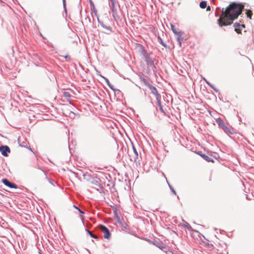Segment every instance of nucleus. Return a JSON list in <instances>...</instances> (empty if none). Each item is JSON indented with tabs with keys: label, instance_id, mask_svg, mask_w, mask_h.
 <instances>
[{
	"label": "nucleus",
	"instance_id": "31",
	"mask_svg": "<svg viewBox=\"0 0 254 254\" xmlns=\"http://www.w3.org/2000/svg\"><path fill=\"white\" fill-rule=\"evenodd\" d=\"M100 181V180L99 179H97L96 180H95L94 181V184L95 185H98L99 184Z\"/></svg>",
	"mask_w": 254,
	"mask_h": 254
},
{
	"label": "nucleus",
	"instance_id": "11",
	"mask_svg": "<svg viewBox=\"0 0 254 254\" xmlns=\"http://www.w3.org/2000/svg\"><path fill=\"white\" fill-rule=\"evenodd\" d=\"M183 221L184 222V226L185 227L187 228L189 231H193V232H195L198 233V232L197 231L194 230L191 227V226L187 222H186L185 220H183Z\"/></svg>",
	"mask_w": 254,
	"mask_h": 254
},
{
	"label": "nucleus",
	"instance_id": "38",
	"mask_svg": "<svg viewBox=\"0 0 254 254\" xmlns=\"http://www.w3.org/2000/svg\"><path fill=\"white\" fill-rule=\"evenodd\" d=\"M157 246L160 248V249H162L163 248H164V247L162 246H160V245H157Z\"/></svg>",
	"mask_w": 254,
	"mask_h": 254
},
{
	"label": "nucleus",
	"instance_id": "3",
	"mask_svg": "<svg viewBox=\"0 0 254 254\" xmlns=\"http://www.w3.org/2000/svg\"><path fill=\"white\" fill-rule=\"evenodd\" d=\"M110 8L112 12L113 17L115 18H119L117 7L116 6V0H109Z\"/></svg>",
	"mask_w": 254,
	"mask_h": 254
},
{
	"label": "nucleus",
	"instance_id": "24",
	"mask_svg": "<svg viewBox=\"0 0 254 254\" xmlns=\"http://www.w3.org/2000/svg\"><path fill=\"white\" fill-rule=\"evenodd\" d=\"M167 183L168 184V186H169V187L171 190V191L174 194H176V190H174V189L173 188V187L169 183V182L167 181Z\"/></svg>",
	"mask_w": 254,
	"mask_h": 254
},
{
	"label": "nucleus",
	"instance_id": "41",
	"mask_svg": "<svg viewBox=\"0 0 254 254\" xmlns=\"http://www.w3.org/2000/svg\"><path fill=\"white\" fill-rule=\"evenodd\" d=\"M207 84L210 87L212 85V84L211 83H210V82H209Z\"/></svg>",
	"mask_w": 254,
	"mask_h": 254
},
{
	"label": "nucleus",
	"instance_id": "29",
	"mask_svg": "<svg viewBox=\"0 0 254 254\" xmlns=\"http://www.w3.org/2000/svg\"><path fill=\"white\" fill-rule=\"evenodd\" d=\"M116 94H119L120 95V94H121V95H122V92L119 90V89H115V90H113Z\"/></svg>",
	"mask_w": 254,
	"mask_h": 254
},
{
	"label": "nucleus",
	"instance_id": "14",
	"mask_svg": "<svg viewBox=\"0 0 254 254\" xmlns=\"http://www.w3.org/2000/svg\"><path fill=\"white\" fill-rule=\"evenodd\" d=\"M100 76L104 79V80H105L106 82L107 83V85L110 87V88L111 89H112V90H115V88H114V86L110 82L109 79L107 78H106L101 75H100Z\"/></svg>",
	"mask_w": 254,
	"mask_h": 254
},
{
	"label": "nucleus",
	"instance_id": "22",
	"mask_svg": "<svg viewBox=\"0 0 254 254\" xmlns=\"http://www.w3.org/2000/svg\"><path fill=\"white\" fill-rule=\"evenodd\" d=\"M63 95H64V96L67 99L70 98L71 97V95H70V94L68 92H66V91L64 92L63 93Z\"/></svg>",
	"mask_w": 254,
	"mask_h": 254
},
{
	"label": "nucleus",
	"instance_id": "34",
	"mask_svg": "<svg viewBox=\"0 0 254 254\" xmlns=\"http://www.w3.org/2000/svg\"><path fill=\"white\" fill-rule=\"evenodd\" d=\"M142 81H143V82L144 83V84H145V85H146L148 87V81H147L146 80V79H144V78H143V79H142Z\"/></svg>",
	"mask_w": 254,
	"mask_h": 254
},
{
	"label": "nucleus",
	"instance_id": "21",
	"mask_svg": "<svg viewBox=\"0 0 254 254\" xmlns=\"http://www.w3.org/2000/svg\"><path fill=\"white\" fill-rule=\"evenodd\" d=\"M158 40L160 44H161L163 47L165 48L167 47V44H166V43L164 42L159 36L158 37Z\"/></svg>",
	"mask_w": 254,
	"mask_h": 254
},
{
	"label": "nucleus",
	"instance_id": "9",
	"mask_svg": "<svg viewBox=\"0 0 254 254\" xmlns=\"http://www.w3.org/2000/svg\"><path fill=\"white\" fill-rule=\"evenodd\" d=\"M234 26L235 27V31L238 33H240L242 29L245 27L244 24H241L238 22L235 23Z\"/></svg>",
	"mask_w": 254,
	"mask_h": 254
},
{
	"label": "nucleus",
	"instance_id": "45",
	"mask_svg": "<svg viewBox=\"0 0 254 254\" xmlns=\"http://www.w3.org/2000/svg\"><path fill=\"white\" fill-rule=\"evenodd\" d=\"M88 19H89V21L90 22V18H88Z\"/></svg>",
	"mask_w": 254,
	"mask_h": 254
},
{
	"label": "nucleus",
	"instance_id": "6",
	"mask_svg": "<svg viewBox=\"0 0 254 254\" xmlns=\"http://www.w3.org/2000/svg\"><path fill=\"white\" fill-rule=\"evenodd\" d=\"M0 151L3 156L7 157L8 153L10 152V149L7 145H1L0 146Z\"/></svg>",
	"mask_w": 254,
	"mask_h": 254
},
{
	"label": "nucleus",
	"instance_id": "23",
	"mask_svg": "<svg viewBox=\"0 0 254 254\" xmlns=\"http://www.w3.org/2000/svg\"><path fill=\"white\" fill-rule=\"evenodd\" d=\"M103 28L107 30L109 32V33H106V34H109L110 32H112V28L110 26H107L106 25H105L104 26H103Z\"/></svg>",
	"mask_w": 254,
	"mask_h": 254
},
{
	"label": "nucleus",
	"instance_id": "10",
	"mask_svg": "<svg viewBox=\"0 0 254 254\" xmlns=\"http://www.w3.org/2000/svg\"><path fill=\"white\" fill-rule=\"evenodd\" d=\"M148 88L149 90L151 91V93L154 95L157 94L158 93L157 88L155 86L150 84V83H148Z\"/></svg>",
	"mask_w": 254,
	"mask_h": 254
},
{
	"label": "nucleus",
	"instance_id": "8",
	"mask_svg": "<svg viewBox=\"0 0 254 254\" xmlns=\"http://www.w3.org/2000/svg\"><path fill=\"white\" fill-rule=\"evenodd\" d=\"M196 154L200 156L204 160L208 162H214V160L211 158L208 157L207 155L205 154L202 153L201 151H198L196 152Z\"/></svg>",
	"mask_w": 254,
	"mask_h": 254
},
{
	"label": "nucleus",
	"instance_id": "39",
	"mask_svg": "<svg viewBox=\"0 0 254 254\" xmlns=\"http://www.w3.org/2000/svg\"><path fill=\"white\" fill-rule=\"evenodd\" d=\"M63 5L64 8H65V0H63Z\"/></svg>",
	"mask_w": 254,
	"mask_h": 254
},
{
	"label": "nucleus",
	"instance_id": "46",
	"mask_svg": "<svg viewBox=\"0 0 254 254\" xmlns=\"http://www.w3.org/2000/svg\"><path fill=\"white\" fill-rule=\"evenodd\" d=\"M40 254H42L40 252L39 253Z\"/></svg>",
	"mask_w": 254,
	"mask_h": 254
},
{
	"label": "nucleus",
	"instance_id": "43",
	"mask_svg": "<svg viewBox=\"0 0 254 254\" xmlns=\"http://www.w3.org/2000/svg\"><path fill=\"white\" fill-rule=\"evenodd\" d=\"M208 8H210V7H209V6H208V7H207V9L208 10Z\"/></svg>",
	"mask_w": 254,
	"mask_h": 254
},
{
	"label": "nucleus",
	"instance_id": "2",
	"mask_svg": "<svg viewBox=\"0 0 254 254\" xmlns=\"http://www.w3.org/2000/svg\"><path fill=\"white\" fill-rule=\"evenodd\" d=\"M139 52L141 55L143 56L144 60L148 66H151L152 65H153L154 59L152 58L150 56L149 54L143 46H141V48L139 50Z\"/></svg>",
	"mask_w": 254,
	"mask_h": 254
},
{
	"label": "nucleus",
	"instance_id": "28",
	"mask_svg": "<svg viewBox=\"0 0 254 254\" xmlns=\"http://www.w3.org/2000/svg\"><path fill=\"white\" fill-rule=\"evenodd\" d=\"M221 129L225 132L226 133L227 131H228V129L229 128L226 126L225 125L224 126H223L222 127H221Z\"/></svg>",
	"mask_w": 254,
	"mask_h": 254
},
{
	"label": "nucleus",
	"instance_id": "32",
	"mask_svg": "<svg viewBox=\"0 0 254 254\" xmlns=\"http://www.w3.org/2000/svg\"><path fill=\"white\" fill-rule=\"evenodd\" d=\"M210 87L213 89V90L216 92H218L219 90L216 88H215L213 85L212 86H210Z\"/></svg>",
	"mask_w": 254,
	"mask_h": 254
},
{
	"label": "nucleus",
	"instance_id": "16",
	"mask_svg": "<svg viewBox=\"0 0 254 254\" xmlns=\"http://www.w3.org/2000/svg\"><path fill=\"white\" fill-rule=\"evenodd\" d=\"M199 6L201 8H205L207 6V1H201L199 3Z\"/></svg>",
	"mask_w": 254,
	"mask_h": 254
},
{
	"label": "nucleus",
	"instance_id": "5",
	"mask_svg": "<svg viewBox=\"0 0 254 254\" xmlns=\"http://www.w3.org/2000/svg\"><path fill=\"white\" fill-rule=\"evenodd\" d=\"M2 183L10 189H17L18 186L14 183L9 181L6 178H3L1 180Z\"/></svg>",
	"mask_w": 254,
	"mask_h": 254
},
{
	"label": "nucleus",
	"instance_id": "12",
	"mask_svg": "<svg viewBox=\"0 0 254 254\" xmlns=\"http://www.w3.org/2000/svg\"><path fill=\"white\" fill-rule=\"evenodd\" d=\"M90 5L91 10L92 11V12H91L92 16L93 17L92 13L94 12L95 14L97 15V11L95 7L93 1H92V0H90Z\"/></svg>",
	"mask_w": 254,
	"mask_h": 254
},
{
	"label": "nucleus",
	"instance_id": "40",
	"mask_svg": "<svg viewBox=\"0 0 254 254\" xmlns=\"http://www.w3.org/2000/svg\"><path fill=\"white\" fill-rule=\"evenodd\" d=\"M37 168H38V169H40V170H41L42 171H43V170L41 169V168L40 166H38Z\"/></svg>",
	"mask_w": 254,
	"mask_h": 254
},
{
	"label": "nucleus",
	"instance_id": "30",
	"mask_svg": "<svg viewBox=\"0 0 254 254\" xmlns=\"http://www.w3.org/2000/svg\"><path fill=\"white\" fill-rule=\"evenodd\" d=\"M97 20L98 23L100 24V25L103 28V26H104L105 25L103 23V22L100 20L98 17H97Z\"/></svg>",
	"mask_w": 254,
	"mask_h": 254
},
{
	"label": "nucleus",
	"instance_id": "1",
	"mask_svg": "<svg viewBox=\"0 0 254 254\" xmlns=\"http://www.w3.org/2000/svg\"><path fill=\"white\" fill-rule=\"evenodd\" d=\"M244 9V5L241 3L233 2L225 9L216 8L215 15L219 16L217 20L218 24L220 27L231 25L233 21L237 19Z\"/></svg>",
	"mask_w": 254,
	"mask_h": 254
},
{
	"label": "nucleus",
	"instance_id": "35",
	"mask_svg": "<svg viewBox=\"0 0 254 254\" xmlns=\"http://www.w3.org/2000/svg\"><path fill=\"white\" fill-rule=\"evenodd\" d=\"M159 110L162 113H163L164 114L165 113L164 110L163 109L162 106H160V107H159Z\"/></svg>",
	"mask_w": 254,
	"mask_h": 254
},
{
	"label": "nucleus",
	"instance_id": "20",
	"mask_svg": "<svg viewBox=\"0 0 254 254\" xmlns=\"http://www.w3.org/2000/svg\"><path fill=\"white\" fill-rule=\"evenodd\" d=\"M236 133V132L235 131V130L234 129V128H229L228 131H227V132L226 133L227 134L233 135V134H235Z\"/></svg>",
	"mask_w": 254,
	"mask_h": 254
},
{
	"label": "nucleus",
	"instance_id": "4",
	"mask_svg": "<svg viewBox=\"0 0 254 254\" xmlns=\"http://www.w3.org/2000/svg\"><path fill=\"white\" fill-rule=\"evenodd\" d=\"M99 229L104 233V237L105 239H109L111 237V233L108 228L103 225H100L98 226Z\"/></svg>",
	"mask_w": 254,
	"mask_h": 254
},
{
	"label": "nucleus",
	"instance_id": "17",
	"mask_svg": "<svg viewBox=\"0 0 254 254\" xmlns=\"http://www.w3.org/2000/svg\"><path fill=\"white\" fill-rule=\"evenodd\" d=\"M86 231L91 238H94L95 239H98V237L97 235L93 234L90 231H89L87 229H86Z\"/></svg>",
	"mask_w": 254,
	"mask_h": 254
},
{
	"label": "nucleus",
	"instance_id": "19",
	"mask_svg": "<svg viewBox=\"0 0 254 254\" xmlns=\"http://www.w3.org/2000/svg\"><path fill=\"white\" fill-rule=\"evenodd\" d=\"M132 149H133V152H134V155H135V156H134V160L135 161L136 159L138 158V152L137 151L136 149L135 148V147H134V145H132Z\"/></svg>",
	"mask_w": 254,
	"mask_h": 254
},
{
	"label": "nucleus",
	"instance_id": "15",
	"mask_svg": "<svg viewBox=\"0 0 254 254\" xmlns=\"http://www.w3.org/2000/svg\"><path fill=\"white\" fill-rule=\"evenodd\" d=\"M43 174L45 177V179H47L49 183H50L52 185H53V186H55L54 181L48 177L47 174L46 173V172H45L44 171H43Z\"/></svg>",
	"mask_w": 254,
	"mask_h": 254
},
{
	"label": "nucleus",
	"instance_id": "44",
	"mask_svg": "<svg viewBox=\"0 0 254 254\" xmlns=\"http://www.w3.org/2000/svg\"><path fill=\"white\" fill-rule=\"evenodd\" d=\"M151 103L153 105V106H154L153 103L151 101Z\"/></svg>",
	"mask_w": 254,
	"mask_h": 254
},
{
	"label": "nucleus",
	"instance_id": "42",
	"mask_svg": "<svg viewBox=\"0 0 254 254\" xmlns=\"http://www.w3.org/2000/svg\"><path fill=\"white\" fill-rule=\"evenodd\" d=\"M204 80L206 81V83L208 84L209 82H208V81H207L205 78L204 79Z\"/></svg>",
	"mask_w": 254,
	"mask_h": 254
},
{
	"label": "nucleus",
	"instance_id": "7",
	"mask_svg": "<svg viewBox=\"0 0 254 254\" xmlns=\"http://www.w3.org/2000/svg\"><path fill=\"white\" fill-rule=\"evenodd\" d=\"M184 34V32L183 31H179L178 32H177V34H175L176 40L179 43L180 47H181L182 46L181 41L184 39V37H183V35Z\"/></svg>",
	"mask_w": 254,
	"mask_h": 254
},
{
	"label": "nucleus",
	"instance_id": "37",
	"mask_svg": "<svg viewBox=\"0 0 254 254\" xmlns=\"http://www.w3.org/2000/svg\"><path fill=\"white\" fill-rule=\"evenodd\" d=\"M117 209L116 208H115V209L114 210V213L115 215H117Z\"/></svg>",
	"mask_w": 254,
	"mask_h": 254
},
{
	"label": "nucleus",
	"instance_id": "36",
	"mask_svg": "<svg viewBox=\"0 0 254 254\" xmlns=\"http://www.w3.org/2000/svg\"><path fill=\"white\" fill-rule=\"evenodd\" d=\"M157 104L159 106V107H160V106H162L161 105V101H157Z\"/></svg>",
	"mask_w": 254,
	"mask_h": 254
},
{
	"label": "nucleus",
	"instance_id": "13",
	"mask_svg": "<svg viewBox=\"0 0 254 254\" xmlns=\"http://www.w3.org/2000/svg\"><path fill=\"white\" fill-rule=\"evenodd\" d=\"M216 122L220 128L225 125L224 121L220 118L216 119Z\"/></svg>",
	"mask_w": 254,
	"mask_h": 254
},
{
	"label": "nucleus",
	"instance_id": "26",
	"mask_svg": "<svg viewBox=\"0 0 254 254\" xmlns=\"http://www.w3.org/2000/svg\"><path fill=\"white\" fill-rule=\"evenodd\" d=\"M73 206L74 208L77 209L80 214H84V212L75 205H73Z\"/></svg>",
	"mask_w": 254,
	"mask_h": 254
},
{
	"label": "nucleus",
	"instance_id": "25",
	"mask_svg": "<svg viewBox=\"0 0 254 254\" xmlns=\"http://www.w3.org/2000/svg\"><path fill=\"white\" fill-rule=\"evenodd\" d=\"M61 56L64 57L66 60V61L67 62H70L71 61V58L68 55H66L65 56Z\"/></svg>",
	"mask_w": 254,
	"mask_h": 254
},
{
	"label": "nucleus",
	"instance_id": "33",
	"mask_svg": "<svg viewBox=\"0 0 254 254\" xmlns=\"http://www.w3.org/2000/svg\"><path fill=\"white\" fill-rule=\"evenodd\" d=\"M151 67L153 71H155L156 70V67L154 65V62L153 63V65H152Z\"/></svg>",
	"mask_w": 254,
	"mask_h": 254
},
{
	"label": "nucleus",
	"instance_id": "27",
	"mask_svg": "<svg viewBox=\"0 0 254 254\" xmlns=\"http://www.w3.org/2000/svg\"><path fill=\"white\" fill-rule=\"evenodd\" d=\"M154 96H155V97H156V99L157 101H161V95H160V94H159L158 93L157 94L155 95Z\"/></svg>",
	"mask_w": 254,
	"mask_h": 254
},
{
	"label": "nucleus",
	"instance_id": "18",
	"mask_svg": "<svg viewBox=\"0 0 254 254\" xmlns=\"http://www.w3.org/2000/svg\"><path fill=\"white\" fill-rule=\"evenodd\" d=\"M171 30H172L174 34H177V32H179L178 29L176 28L175 26L173 24H170Z\"/></svg>",
	"mask_w": 254,
	"mask_h": 254
}]
</instances>
